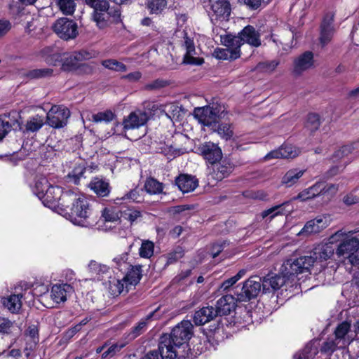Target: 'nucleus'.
<instances>
[{"label":"nucleus","instance_id":"obj_1","mask_svg":"<svg viewBox=\"0 0 359 359\" xmlns=\"http://www.w3.org/2000/svg\"><path fill=\"white\" fill-rule=\"evenodd\" d=\"M61 210L74 224L82 226L92 224L89 219L93 212L88 201L74 191L67 190V194L62 198Z\"/></svg>","mask_w":359,"mask_h":359},{"label":"nucleus","instance_id":"obj_2","mask_svg":"<svg viewBox=\"0 0 359 359\" xmlns=\"http://www.w3.org/2000/svg\"><path fill=\"white\" fill-rule=\"evenodd\" d=\"M332 243L330 242L318 245L311 252L310 255L287 259V262L284 266V271H286V273L290 274L309 271L316 262L325 261L333 255L334 249L332 245Z\"/></svg>","mask_w":359,"mask_h":359},{"label":"nucleus","instance_id":"obj_3","mask_svg":"<svg viewBox=\"0 0 359 359\" xmlns=\"http://www.w3.org/2000/svg\"><path fill=\"white\" fill-rule=\"evenodd\" d=\"M355 231L339 230L330 237V243L339 242L336 249L338 257L348 259L352 265L359 264V238L353 236Z\"/></svg>","mask_w":359,"mask_h":359},{"label":"nucleus","instance_id":"obj_4","mask_svg":"<svg viewBox=\"0 0 359 359\" xmlns=\"http://www.w3.org/2000/svg\"><path fill=\"white\" fill-rule=\"evenodd\" d=\"M194 326L190 320H182L177 324L170 334H163L161 338V348H169L172 351L177 352L180 348L191 338Z\"/></svg>","mask_w":359,"mask_h":359},{"label":"nucleus","instance_id":"obj_5","mask_svg":"<svg viewBox=\"0 0 359 359\" xmlns=\"http://www.w3.org/2000/svg\"><path fill=\"white\" fill-rule=\"evenodd\" d=\"M287 260L284 262L280 268V274H268L262 280V290L265 293L274 292L284 285L287 281L293 280V278L299 273H286L284 271V266Z\"/></svg>","mask_w":359,"mask_h":359},{"label":"nucleus","instance_id":"obj_6","mask_svg":"<svg viewBox=\"0 0 359 359\" xmlns=\"http://www.w3.org/2000/svg\"><path fill=\"white\" fill-rule=\"evenodd\" d=\"M52 29L58 37L65 41L74 39L79 35L77 23L65 17L56 20L52 25Z\"/></svg>","mask_w":359,"mask_h":359},{"label":"nucleus","instance_id":"obj_7","mask_svg":"<svg viewBox=\"0 0 359 359\" xmlns=\"http://www.w3.org/2000/svg\"><path fill=\"white\" fill-rule=\"evenodd\" d=\"M91 18L99 29H104L112 23L121 21V11L118 8H103L102 11H93Z\"/></svg>","mask_w":359,"mask_h":359},{"label":"nucleus","instance_id":"obj_8","mask_svg":"<svg viewBox=\"0 0 359 359\" xmlns=\"http://www.w3.org/2000/svg\"><path fill=\"white\" fill-rule=\"evenodd\" d=\"M262 279L258 276H252L245 281L240 292L236 290L234 294L238 302H248L257 297L261 291Z\"/></svg>","mask_w":359,"mask_h":359},{"label":"nucleus","instance_id":"obj_9","mask_svg":"<svg viewBox=\"0 0 359 359\" xmlns=\"http://www.w3.org/2000/svg\"><path fill=\"white\" fill-rule=\"evenodd\" d=\"M70 111L63 105H54L46 114V123L53 128L65 127L70 117Z\"/></svg>","mask_w":359,"mask_h":359},{"label":"nucleus","instance_id":"obj_10","mask_svg":"<svg viewBox=\"0 0 359 359\" xmlns=\"http://www.w3.org/2000/svg\"><path fill=\"white\" fill-rule=\"evenodd\" d=\"M182 47L185 50V53L183 57L184 64L196 66L203 64L204 59L198 56L194 39L189 36L188 34L184 31L183 32Z\"/></svg>","mask_w":359,"mask_h":359},{"label":"nucleus","instance_id":"obj_11","mask_svg":"<svg viewBox=\"0 0 359 359\" xmlns=\"http://www.w3.org/2000/svg\"><path fill=\"white\" fill-rule=\"evenodd\" d=\"M90 54L85 50L64 53L62 59L61 69L64 72H72L81 67V62L88 60Z\"/></svg>","mask_w":359,"mask_h":359},{"label":"nucleus","instance_id":"obj_12","mask_svg":"<svg viewBox=\"0 0 359 359\" xmlns=\"http://www.w3.org/2000/svg\"><path fill=\"white\" fill-rule=\"evenodd\" d=\"M67 194V191H62L59 187L50 186L40 199L43 204L50 208H55L57 206L62 209V198Z\"/></svg>","mask_w":359,"mask_h":359},{"label":"nucleus","instance_id":"obj_13","mask_svg":"<svg viewBox=\"0 0 359 359\" xmlns=\"http://www.w3.org/2000/svg\"><path fill=\"white\" fill-rule=\"evenodd\" d=\"M218 112L217 108L205 107L195 109L194 115L203 125L211 126L213 130H215V128L219 120Z\"/></svg>","mask_w":359,"mask_h":359},{"label":"nucleus","instance_id":"obj_14","mask_svg":"<svg viewBox=\"0 0 359 359\" xmlns=\"http://www.w3.org/2000/svg\"><path fill=\"white\" fill-rule=\"evenodd\" d=\"M149 120L148 114L142 110H135L125 116L122 121L124 131L134 130L146 124Z\"/></svg>","mask_w":359,"mask_h":359},{"label":"nucleus","instance_id":"obj_15","mask_svg":"<svg viewBox=\"0 0 359 359\" xmlns=\"http://www.w3.org/2000/svg\"><path fill=\"white\" fill-rule=\"evenodd\" d=\"M314 65L313 53L306 51L294 60L293 74L299 76L305 71L312 68Z\"/></svg>","mask_w":359,"mask_h":359},{"label":"nucleus","instance_id":"obj_16","mask_svg":"<svg viewBox=\"0 0 359 359\" xmlns=\"http://www.w3.org/2000/svg\"><path fill=\"white\" fill-rule=\"evenodd\" d=\"M209 170V180L212 179L215 182H218L228 177L232 172L233 167L230 163L226 161H219L213 163Z\"/></svg>","mask_w":359,"mask_h":359},{"label":"nucleus","instance_id":"obj_17","mask_svg":"<svg viewBox=\"0 0 359 359\" xmlns=\"http://www.w3.org/2000/svg\"><path fill=\"white\" fill-rule=\"evenodd\" d=\"M328 226V220L325 217H318L308 221L303 229L297 233L298 236H309L322 231Z\"/></svg>","mask_w":359,"mask_h":359},{"label":"nucleus","instance_id":"obj_18","mask_svg":"<svg viewBox=\"0 0 359 359\" xmlns=\"http://www.w3.org/2000/svg\"><path fill=\"white\" fill-rule=\"evenodd\" d=\"M210 2L216 20H229L231 8L228 0H210Z\"/></svg>","mask_w":359,"mask_h":359},{"label":"nucleus","instance_id":"obj_19","mask_svg":"<svg viewBox=\"0 0 359 359\" xmlns=\"http://www.w3.org/2000/svg\"><path fill=\"white\" fill-rule=\"evenodd\" d=\"M201 155L212 165L221 161L222 152L221 149L215 144L206 142L200 147Z\"/></svg>","mask_w":359,"mask_h":359},{"label":"nucleus","instance_id":"obj_20","mask_svg":"<svg viewBox=\"0 0 359 359\" xmlns=\"http://www.w3.org/2000/svg\"><path fill=\"white\" fill-rule=\"evenodd\" d=\"M236 302H238V300H237L235 294H226L221 297L217 300L216 308H215L217 316L229 315L235 309Z\"/></svg>","mask_w":359,"mask_h":359},{"label":"nucleus","instance_id":"obj_21","mask_svg":"<svg viewBox=\"0 0 359 359\" xmlns=\"http://www.w3.org/2000/svg\"><path fill=\"white\" fill-rule=\"evenodd\" d=\"M217 316L215 309L212 306H204L194 313L193 320L196 326L203 325Z\"/></svg>","mask_w":359,"mask_h":359},{"label":"nucleus","instance_id":"obj_22","mask_svg":"<svg viewBox=\"0 0 359 359\" xmlns=\"http://www.w3.org/2000/svg\"><path fill=\"white\" fill-rule=\"evenodd\" d=\"M242 43H248L254 47H259L261 46V39L259 33L255 28L251 25L245 27L239 33Z\"/></svg>","mask_w":359,"mask_h":359},{"label":"nucleus","instance_id":"obj_23","mask_svg":"<svg viewBox=\"0 0 359 359\" xmlns=\"http://www.w3.org/2000/svg\"><path fill=\"white\" fill-rule=\"evenodd\" d=\"M325 185L324 183L318 182L313 186L304 189L294 196L292 200H299L301 201H308L324 193Z\"/></svg>","mask_w":359,"mask_h":359},{"label":"nucleus","instance_id":"obj_24","mask_svg":"<svg viewBox=\"0 0 359 359\" xmlns=\"http://www.w3.org/2000/svg\"><path fill=\"white\" fill-rule=\"evenodd\" d=\"M74 292L73 287L69 284H56L51 289V299L56 303L65 302L68 295Z\"/></svg>","mask_w":359,"mask_h":359},{"label":"nucleus","instance_id":"obj_25","mask_svg":"<svg viewBox=\"0 0 359 359\" xmlns=\"http://www.w3.org/2000/svg\"><path fill=\"white\" fill-rule=\"evenodd\" d=\"M88 187L100 197L108 196L111 191L109 182L97 177L92 179L88 184Z\"/></svg>","mask_w":359,"mask_h":359},{"label":"nucleus","instance_id":"obj_26","mask_svg":"<svg viewBox=\"0 0 359 359\" xmlns=\"http://www.w3.org/2000/svg\"><path fill=\"white\" fill-rule=\"evenodd\" d=\"M175 184L183 193L194 191L198 185V180L191 175L182 174L175 180Z\"/></svg>","mask_w":359,"mask_h":359},{"label":"nucleus","instance_id":"obj_27","mask_svg":"<svg viewBox=\"0 0 359 359\" xmlns=\"http://www.w3.org/2000/svg\"><path fill=\"white\" fill-rule=\"evenodd\" d=\"M298 155L297 151L290 144H283L278 149L273 150L265 156V159L294 158Z\"/></svg>","mask_w":359,"mask_h":359},{"label":"nucleus","instance_id":"obj_28","mask_svg":"<svg viewBox=\"0 0 359 359\" xmlns=\"http://www.w3.org/2000/svg\"><path fill=\"white\" fill-rule=\"evenodd\" d=\"M126 275L123 278L126 282V289L128 291L130 286L137 285L142 277V269L141 265H130Z\"/></svg>","mask_w":359,"mask_h":359},{"label":"nucleus","instance_id":"obj_29","mask_svg":"<svg viewBox=\"0 0 359 359\" xmlns=\"http://www.w3.org/2000/svg\"><path fill=\"white\" fill-rule=\"evenodd\" d=\"M46 123L42 116L35 115L29 117L24 124L23 127L20 126V130L23 133H34L38 132Z\"/></svg>","mask_w":359,"mask_h":359},{"label":"nucleus","instance_id":"obj_30","mask_svg":"<svg viewBox=\"0 0 359 359\" xmlns=\"http://www.w3.org/2000/svg\"><path fill=\"white\" fill-rule=\"evenodd\" d=\"M177 352L172 351L169 348H163L162 351L161 341H159L158 350L149 351L142 359H175L177 358Z\"/></svg>","mask_w":359,"mask_h":359},{"label":"nucleus","instance_id":"obj_31","mask_svg":"<svg viewBox=\"0 0 359 359\" xmlns=\"http://www.w3.org/2000/svg\"><path fill=\"white\" fill-rule=\"evenodd\" d=\"M305 170L299 168H292L286 172L281 180L282 184L286 187H291L296 184L299 180L303 176Z\"/></svg>","mask_w":359,"mask_h":359},{"label":"nucleus","instance_id":"obj_32","mask_svg":"<svg viewBox=\"0 0 359 359\" xmlns=\"http://www.w3.org/2000/svg\"><path fill=\"white\" fill-rule=\"evenodd\" d=\"M222 43L231 51H237L241 55V46L243 45L239 34L233 35L231 34L222 35L220 36Z\"/></svg>","mask_w":359,"mask_h":359},{"label":"nucleus","instance_id":"obj_33","mask_svg":"<svg viewBox=\"0 0 359 359\" xmlns=\"http://www.w3.org/2000/svg\"><path fill=\"white\" fill-rule=\"evenodd\" d=\"M22 294H11L1 299V303L12 313L19 311L22 307Z\"/></svg>","mask_w":359,"mask_h":359},{"label":"nucleus","instance_id":"obj_34","mask_svg":"<svg viewBox=\"0 0 359 359\" xmlns=\"http://www.w3.org/2000/svg\"><path fill=\"white\" fill-rule=\"evenodd\" d=\"M55 5L59 11L65 16H73L76 7L78 0H54Z\"/></svg>","mask_w":359,"mask_h":359},{"label":"nucleus","instance_id":"obj_35","mask_svg":"<svg viewBox=\"0 0 359 359\" xmlns=\"http://www.w3.org/2000/svg\"><path fill=\"white\" fill-rule=\"evenodd\" d=\"M120 215L121 217L128 220L131 224L142 217V212L140 210L128 206H122L120 208Z\"/></svg>","mask_w":359,"mask_h":359},{"label":"nucleus","instance_id":"obj_36","mask_svg":"<svg viewBox=\"0 0 359 359\" xmlns=\"http://www.w3.org/2000/svg\"><path fill=\"white\" fill-rule=\"evenodd\" d=\"M50 186L47 178L41 175H36L34 180V186L33 187V192L37 197L41 199L43 194L45 193L46 189Z\"/></svg>","mask_w":359,"mask_h":359},{"label":"nucleus","instance_id":"obj_37","mask_svg":"<svg viewBox=\"0 0 359 359\" xmlns=\"http://www.w3.org/2000/svg\"><path fill=\"white\" fill-rule=\"evenodd\" d=\"M116 118V114L111 110H105L93 114L90 120L95 123H109Z\"/></svg>","mask_w":359,"mask_h":359},{"label":"nucleus","instance_id":"obj_38","mask_svg":"<svg viewBox=\"0 0 359 359\" xmlns=\"http://www.w3.org/2000/svg\"><path fill=\"white\" fill-rule=\"evenodd\" d=\"M144 188L149 194H158L163 192V184L153 177L146 180Z\"/></svg>","mask_w":359,"mask_h":359},{"label":"nucleus","instance_id":"obj_39","mask_svg":"<svg viewBox=\"0 0 359 359\" xmlns=\"http://www.w3.org/2000/svg\"><path fill=\"white\" fill-rule=\"evenodd\" d=\"M53 74V69L50 68L35 69L27 71L24 76L29 79H38L50 77Z\"/></svg>","mask_w":359,"mask_h":359},{"label":"nucleus","instance_id":"obj_40","mask_svg":"<svg viewBox=\"0 0 359 359\" xmlns=\"http://www.w3.org/2000/svg\"><path fill=\"white\" fill-rule=\"evenodd\" d=\"M88 269L92 276L100 279L104 274L109 272V268L107 265L91 261L88 264Z\"/></svg>","mask_w":359,"mask_h":359},{"label":"nucleus","instance_id":"obj_41","mask_svg":"<svg viewBox=\"0 0 359 359\" xmlns=\"http://www.w3.org/2000/svg\"><path fill=\"white\" fill-rule=\"evenodd\" d=\"M101 217L106 222H118L121 217L120 215V209L118 210L116 207L105 208L102 211Z\"/></svg>","mask_w":359,"mask_h":359},{"label":"nucleus","instance_id":"obj_42","mask_svg":"<svg viewBox=\"0 0 359 359\" xmlns=\"http://www.w3.org/2000/svg\"><path fill=\"white\" fill-rule=\"evenodd\" d=\"M109 291L113 296H118L123 292L126 288V282L122 280L116 279L115 278L109 280Z\"/></svg>","mask_w":359,"mask_h":359},{"label":"nucleus","instance_id":"obj_43","mask_svg":"<svg viewBox=\"0 0 359 359\" xmlns=\"http://www.w3.org/2000/svg\"><path fill=\"white\" fill-rule=\"evenodd\" d=\"M15 321H11L7 318L0 316V334L9 335L16 330Z\"/></svg>","mask_w":359,"mask_h":359},{"label":"nucleus","instance_id":"obj_44","mask_svg":"<svg viewBox=\"0 0 359 359\" xmlns=\"http://www.w3.org/2000/svg\"><path fill=\"white\" fill-rule=\"evenodd\" d=\"M321 124L320 116L316 113L308 114L305 123V128L311 133L316 131Z\"/></svg>","mask_w":359,"mask_h":359},{"label":"nucleus","instance_id":"obj_45","mask_svg":"<svg viewBox=\"0 0 359 359\" xmlns=\"http://www.w3.org/2000/svg\"><path fill=\"white\" fill-rule=\"evenodd\" d=\"M215 55L219 60H234L240 57V54L237 51H231V50L226 48H217L215 50Z\"/></svg>","mask_w":359,"mask_h":359},{"label":"nucleus","instance_id":"obj_46","mask_svg":"<svg viewBox=\"0 0 359 359\" xmlns=\"http://www.w3.org/2000/svg\"><path fill=\"white\" fill-rule=\"evenodd\" d=\"M101 64L105 68L115 72H125L127 71L126 65L116 60H104L101 62Z\"/></svg>","mask_w":359,"mask_h":359},{"label":"nucleus","instance_id":"obj_47","mask_svg":"<svg viewBox=\"0 0 359 359\" xmlns=\"http://www.w3.org/2000/svg\"><path fill=\"white\" fill-rule=\"evenodd\" d=\"M351 330V323L347 321H344L336 327L334 330L335 339L339 341L344 339L346 335Z\"/></svg>","mask_w":359,"mask_h":359},{"label":"nucleus","instance_id":"obj_48","mask_svg":"<svg viewBox=\"0 0 359 359\" xmlns=\"http://www.w3.org/2000/svg\"><path fill=\"white\" fill-rule=\"evenodd\" d=\"M287 205H289V201L284 202L282 204L275 205L268 210H264L261 214L262 217V218H266L270 216V219H271L278 215L283 214V208Z\"/></svg>","mask_w":359,"mask_h":359},{"label":"nucleus","instance_id":"obj_49","mask_svg":"<svg viewBox=\"0 0 359 359\" xmlns=\"http://www.w3.org/2000/svg\"><path fill=\"white\" fill-rule=\"evenodd\" d=\"M151 316H152V313H151L149 316H148L147 318L142 319L137 323V325H135V327H133L132 328V330L129 334L132 339L136 338L137 337H138L139 335L142 334L146 330L147 325V320L151 318Z\"/></svg>","mask_w":359,"mask_h":359},{"label":"nucleus","instance_id":"obj_50","mask_svg":"<svg viewBox=\"0 0 359 359\" xmlns=\"http://www.w3.org/2000/svg\"><path fill=\"white\" fill-rule=\"evenodd\" d=\"M86 170V168L83 164L78 165L68 174V177L70 180L73 181L75 184H78L80 179L83 177Z\"/></svg>","mask_w":359,"mask_h":359},{"label":"nucleus","instance_id":"obj_51","mask_svg":"<svg viewBox=\"0 0 359 359\" xmlns=\"http://www.w3.org/2000/svg\"><path fill=\"white\" fill-rule=\"evenodd\" d=\"M154 244L150 241L142 242L139 254L141 257L150 258L154 255Z\"/></svg>","mask_w":359,"mask_h":359},{"label":"nucleus","instance_id":"obj_52","mask_svg":"<svg viewBox=\"0 0 359 359\" xmlns=\"http://www.w3.org/2000/svg\"><path fill=\"white\" fill-rule=\"evenodd\" d=\"M165 0H148L147 7L152 13H161L166 6Z\"/></svg>","mask_w":359,"mask_h":359},{"label":"nucleus","instance_id":"obj_53","mask_svg":"<svg viewBox=\"0 0 359 359\" xmlns=\"http://www.w3.org/2000/svg\"><path fill=\"white\" fill-rule=\"evenodd\" d=\"M215 129L220 137L226 140H229L233 136V130L231 128V126L228 123L216 125Z\"/></svg>","mask_w":359,"mask_h":359},{"label":"nucleus","instance_id":"obj_54","mask_svg":"<svg viewBox=\"0 0 359 359\" xmlns=\"http://www.w3.org/2000/svg\"><path fill=\"white\" fill-rule=\"evenodd\" d=\"M279 65V61L276 60L259 62L257 65V69L259 71L271 73Z\"/></svg>","mask_w":359,"mask_h":359},{"label":"nucleus","instance_id":"obj_55","mask_svg":"<svg viewBox=\"0 0 359 359\" xmlns=\"http://www.w3.org/2000/svg\"><path fill=\"white\" fill-rule=\"evenodd\" d=\"M339 341L335 339H327L320 347V352L331 355L337 349Z\"/></svg>","mask_w":359,"mask_h":359},{"label":"nucleus","instance_id":"obj_56","mask_svg":"<svg viewBox=\"0 0 359 359\" xmlns=\"http://www.w3.org/2000/svg\"><path fill=\"white\" fill-rule=\"evenodd\" d=\"M184 254V249L180 246H177L172 252L167 255V264H171L181 259Z\"/></svg>","mask_w":359,"mask_h":359},{"label":"nucleus","instance_id":"obj_57","mask_svg":"<svg viewBox=\"0 0 359 359\" xmlns=\"http://www.w3.org/2000/svg\"><path fill=\"white\" fill-rule=\"evenodd\" d=\"M86 5L93 9V11H102L103 8L109 6L108 0H84Z\"/></svg>","mask_w":359,"mask_h":359},{"label":"nucleus","instance_id":"obj_58","mask_svg":"<svg viewBox=\"0 0 359 359\" xmlns=\"http://www.w3.org/2000/svg\"><path fill=\"white\" fill-rule=\"evenodd\" d=\"M15 123L20 126V123L18 121H14L13 123L8 121H5L0 118V140H3L6 135L11 130Z\"/></svg>","mask_w":359,"mask_h":359},{"label":"nucleus","instance_id":"obj_59","mask_svg":"<svg viewBox=\"0 0 359 359\" xmlns=\"http://www.w3.org/2000/svg\"><path fill=\"white\" fill-rule=\"evenodd\" d=\"M123 344H114L111 345L110 347L108 348L107 351L102 353V359H108L114 355H115L118 352H119L121 348L124 347Z\"/></svg>","mask_w":359,"mask_h":359},{"label":"nucleus","instance_id":"obj_60","mask_svg":"<svg viewBox=\"0 0 359 359\" xmlns=\"http://www.w3.org/2000/svg\"><path fill=\"white\" fill-rule=\"evenodd\" d=\"M169 85V82L166 80L158 79L149 83H147L144 86V89L147 90H156L163 88Z\"/></svg>","mask_w":359,"mask_h":359},{"label":"nucleus","instance_id":"obj_61","mask_svg":"<svg viewBox=\"0 0 359 359\" xmlns=\"http://www.w3.org/2000/svg\"><path fill=\"white\" fill-rule=\"evenodd\" d=\"M334 31V29L331 28H320V41L323 46L327 45L331 41Z\"/></svg>","mask_w":359,"mask_h":359},{"label":"nucleus","instance_id":"obj_62","mask_svg":"<svg viewBox=\"0 0 359 359\" xmlns=\"http://www.w3.org/2000/svg\"><path fill=\"white\" fill-rule=\"evenodd\" d=\"M128 259V252H124L114 257L112 260L114 266L121 271L122 266L126 264V262Z\"/></svg>","mask_w":359,"mask_h":359},{"label":"nucleus","instance_id":"obj_63","mask_svg":"<svg viewBox=\"0 0 359 359\" xmlns=\"http://www.w3.org/2000/svg\"><path fill=\"white\" fill-rule=\"evenodd\" d=\"M353 149L354 148L352 144L343 146L339 150L334 152V158H342L344 156H347L348 154H351Z\"/></svg>","mask_w":359,"mask_h":359},{"label":"nucleus","instance_id":"obj_64","mask_svg":"<svg viewBox=\"0 0 359 359\" xmlns=\"http://www.w3.org/2000/svg\"><path fill=\"white\" fill-rule=\"evenodd\" d=\"M243 196L246 198H252V199H259V200H264L267 195L263 191H245L243 192Z\"/></svg>","mask_w":359,"mask_h":359}]
</instances>
